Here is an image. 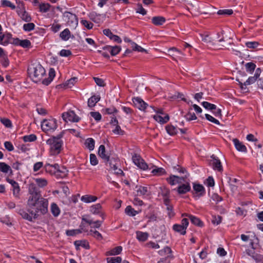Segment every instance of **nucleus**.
<instances>
[{
  "label": "nucleus",
  "mask_w": 263,
  "mask_h": 263,
  "mask_svg": "<svg viewBox=\"0 0 263 263\" xmlns=\"http://www.w3.org/2000/svg\"><path fill=\"white\" fill-rule=\"evenodd\" d=\"M28 194L27 212L20 210L19 214L24 219L31 221L40 214L44 215L47 213L48 200L42 196L40 190L34 183L29 185Z\"/></svg>",
  "instance_id": "f257e3e1"
},
{
  "label": "nucleus",
  "mask_w": 263,
  "mask_h": 263,
  "mask_svg": "<svg viewBox=\"0 0 263 263\" xmlns=\"http://www.w3.org/2000/svg\"><path fill=\"white\" fill-rule=\"evenodd\" d=\"M28 74L31 80L37 83L40 81L45 74V70L40 64H33L28 69Z\"/></svg>",
  "instance_id": "f03ea898"
},
{
  "label": "nucleus",
  "mask_w": 263,
  "mask_h": 263,
  "mask_svg": "<svg viewBox=\"0 0 263 263\" xmlns=\"http://www.w3.org/2000/svg\"><path fill=\"white\" fill-rule=\"evenodd\" d=\"M98 155L104 162H111L117 159V155L111 149H99Z\"/></svg>",
  "instance_id": "7ed1b4c3"
},
{
  "label": "nucleus",
  "mask_w": 263,
  "mask_h": 263,
  "mask_svg": "<svg viewBox=\"0 0 263 263\" xmlns=\"http://www.w3.org/2000/svg\"><path fill=\"white\" fill-rule=\"evenodd\" d=\"M57 122L54 119H45L41 124V127L45 132L53 131L57 128Z\"/></svg>",
  "instance_id": "20e7f679"
},
{
  "label": "nucleus",
  "mask_w": 263,
  "mask_h": 263,
  "mask_svg": "<svg viewBox=\"0 0 263 263\" xmlns=\"http://www.w3.org/2000/svg\"><path fill=\"white\" fill-rule=\"evenodd\" d=\"M46 143L51 148H61L63 146L61 136L51 137L47 140Z\"/></svg>",
  "instance_id": "39448f33"
},
{
  "label": "nucleus",
  "mask_w": 263,
  "mask_h": 263,
  "mask_svg": "<svg viewBox=\"0 0 263 263\" xmlns=\"http://www.w3.org/2000/svg\"><path fill=\"white\" fill-rule=\"evenodd\" d=\"M189 225V220L187 218H183L181 221V224H175L173 226V230L182 235L186 233V229Z\"/></svg>",
  "instance_id": "423d86ee"
},
{
  "label": "nucleus",
  "mask_w": 263,
  "mask_h": 263,
  "mask_svg": "<svg viewBox=\"0 0 263 263\" xmlns=\"http://www.w3.org/2000/svg\"><path fill=\"white\" fill-rule=\"evenodd\" d=\"M132 160L134 164L140 168L146 170L148 168V165L141 157L137 154H134L132 156Z\"/></svg>",
  "instance_id": "0eeeda50"
},
{
  "label": "nucleus",
  "mask_w": 263,
  "mask_h": 263,
  "mask_svg": "<svg viewBox=\"0 0 263 263\" xmlns=\"http://www.w3.org/2000/svg\"><path fill=\"white\" fill-rule=\"evenodd\" d=\"M189 176V174H185L184 177H178L175 175H171L168 178H167V182L172 185H175L176 184H180L183 182H185V179Z\"/></svg>",
  "instance_id": "6e6552de"
},
{
  "label": "nucleus",
  "mask_w": 263,
  "mask_h": 263,
  "mask_svg": "<svg viewBox=\"0 0 263 263\" xmlns=\"http://www.w3.org/2000/svg\"><path fill=\"white\" fill-rule=\"evenodd\" d=\"M62 118L66 122H78L80 120V118L77 116L73 111H69L63 113L62 114Z\"/></svg>",
  "instance_id": "1a4fd4ad"
},
{
  "label": "nucleus",
  "mask_w": 263,
  "mask_h": 263,
  "mask_svg": "<svg viewBox=\"0 0 263 263\" xmlns=\"http://www.w3.org/2000/svg\"><path fill=\"white\" fill-rule=\"evenodd\" d=\"M191 190L190 183L185 180V182H183L179 184L177 189H175L174 190L176 191L179 194H185L190 192Z\"/></svg>",
  "instance_id": "9d476101"
},
{
  "label": "nucleus",
  "mask_w": 263,
  "mask_h": 263,
  "mask_svg": "<svg viewBox=\"0 0 263 263\" xmlns=\"http://www.w3.org/2000/svg\"><path fill=\"white\" fill-rule=\"evenodd\" d=\"M63 16L67 19V23L69 26H74L78 24V19L75 14L69 12H65L63 14Z\"/></svg>",
  "instance_id": "9b49d317"
},
{
  "label": "nucleus",
  "mask_w": 263,
  "mask_h": 263,
  "mask_svg": "<svg viewBox=\"0 0 263 263\" xmlns=\"http://www.w3.org/2000/svg\"><path fill=\"white\" fill-rule=\"evenodd\" d=\"M85 222L88 223L89 225H91L92 224V220L89 218V216L88 215L83 216L82 218V222L79 226V229L80 230H82V232H87L88 233L89 231L86 227Z\"/></svg>",
  "instance_id": "f8f14e48"
},
{
  "label": "nucleus",
  "mask_w": 263,
  "mask_h": 263,
  "mask_svg": "<svg viewBox=\"0 0 263 263\" xmlns=\"http://www.w3.org/2000/svg\"><path fill=\"white\" fill-rule=\"evenodd\" d=\"M193 188V191L196 194V196L198 198L203 196L205 194V190L204 186L200 184L194 183Z\"/></svg>",
  "instance_id": "ddd939ff"
},
{
  "label": "nucleus",
  "mask_w": 263,
  "mask_h": 263,
  "mask_svg": "<svg viewBox=\"0 0 263 263\" xmlns=\"http://www.w3.org/2000/svg\"><path fill=\"white\" fill-rule=\"evenodd\" d=\"M261 72V70L260 68H257L255 70V72L254 76L249 77L247 79V80L244 82L243 85L245 86L249 85H250V84H253L254 83H255L257 81V80L259 78V77L260 76Z\"/></svg>",
  "instance_id": "4468645a"
},
{
  "label": "nucleus",
  "mask_w": 263,
  "mask_h": 263,
  "mask_svg": "<svg viewBox=\"0 0 263 263\" xmlns=\"http://www.w3.org/2000/svg\"><path fill=\"white\" fill-rule=\"evenodd\" d=\"M7 181L11 184L13 187V194L14 196L17 198H19L20 189L18 184L14 180L9 178L7 179Z\"/></svg>",
  "instance_id": "2eb2a0df"
},
{
  "label": "nucleus",
  "mask_w": 263,
  "mask_h": 263,
  "mask_svg": "<svg viewBox=\"0 0 263 263\" xmlns=\"http://www.w3.org/2000/svg\"><path fill=\"white\" fill-rule=\"evenodd\" d=\"M134 105L141 110H144L147 104L141 98L137 97L133 100Z\"/></svg>",
  "instance_id": "dca6fc26"
},
{
  "label": "nucleus",
  "mask_w": 263,
  "mask_h": 263,
  "mask_svg": "<svg viewBox=\"0 0 263 263\" xmlns=\"http://www.w3.org/2000/svg\"><path fill=\"white\" fill-rule=\"evenodd\" d=\"M211 158L213 159L212 166L213 169L219 172H221L222 171V166L218 157L215 155H212Z\"/></svg>",
  "instance_id": "f3484780"
},
{
  "label": "nucleus",
  "mask_w": 263,
  "mask_h": 263,
  "mask_svg": "<svg viewBox=\"0 0 263 263\" xmlns=\"http://www.w3.org/2000/svg\"><path fill=\"white\" fill-rule=\"evenodd\" d=\"M110 124L115 126L112 132L115 135H122L124 134V131L122 130L120 126L118 125V121L116 118H112L110 121Z\"/></svg>",
  "instance_id": "a211bd4d"
},
{
  "label": "nucleus",
  "mask_w": 263,
  "mask_h": 263,
  "mask_svg": "<svg viewBox=\"0 0 263 263\" xmlns=\"http://www.w3.org/2000/svg\"><path fill=\"white\" fill-rule=\"evenodd\" d=\"M45 171L51 175H56L57 169L59 168V164L55 163L51 164L49 163H46L44 166Z\"/></svg>",
  "instance_id": "6ab92c4d"
},
{
  "label": "nucleus",
  "mask_w": 263,
  "mask_h": 263,
  "mask_svg": "<svg viewBox=\"0 0 263 263\" xmlns=\"http://www.w3.org/2000/svg\"><path fill=\"white\" fill-rule=\"evenodd\" d=\"M101 208V205L100 203H98L91 206L90 208V211L93 214H100V216L102 218V219L103 220L104 219V214L103 213H100V210Z\"/></svg>",
  "instance_id": "aec40b11"
},
{
  "label": "nucleus",
  "mask_w": 263,
  "mask_h": 263,
  "mask_svg": "<svg viewBox=\"0 0 263 263\" xmlns=\"http://www.w3.org/2000/svg\"><path fill=\"white\" fill-rule=\"evenodd\" d=\"M68 170L64 166H60L59 165V168L57 169L56 176L60 178H64L67 176L68 174Z\"/></svg>",
  "instance_id": "412c9836"
},
{
  "label": "nucleus",
  "mask_w": 263,
  "mask_h": 263,
  "mask_svg": "<svg viewBox=\"0 0 263 263\" xmlns=\"http://www.w3.org/2000/svg\"><path fill=\"white\" fill-rule=\"evenodd\" d=\"M153 118L160 123L164 124L168 121L169 116L168 115H165L164 117H162L161 115L156 114L153 116Z\"/></svg>",
  "instance_id": "4be33fe9"
},
{
  "label": "nucleus",
  "mask_w": 263,
  "mask_h": 263,
  "mask_svg": "<svg viewBox=\"0 0 263 263\" xmlns=\"http://www.w3.org/2000/svg\"><path fill=\"white\" fill-rule=\"evenodd\" d=\"M48 75V79H45L42 81V83L44 85H48L55 77V71L53 68H50Z\"/></svg>",
  "instance_id": "5701e85b"
},
{
  "label": "nucleus",
  "mask_w": 263,
  "mask_h": 263,
  "mask_svg": "<svg viewBox=\"0 0 263 263\" xmlns=\"http://www.w3.org/2000/svg\"><path fill=\"white\" fill-rule=\"evenodd\" d=\"M81 200L85 203H90L96 201L97 200V197L95 196L85 195L81 197Z\"/></svg>",
  "instance_id": "b1692460"
},
{
  "label": "nucleus",
  "mask_w": 263,
  "mask_h": 263,
  "mask_svg": "<svg viewBox=\"0 0 263 263\" xmlns=\"http://www.w3.org/2000/svg\"><path fill=\"white\" fill-rule=\"evenodd\" d=\"M100 100V97L99 96H93L90 97L87 102L88 107H94L96 104L99 102Z\"/></svg>",
  "instance_id": "393cba45"
},
{
  "label": "nucleus",
  "mask_w": 263,
  "mask_h": 263,
  "mask_svg": "<svg viewBox=\"0 0 263 263\" xmlns=\"http://www.w3.org/2000/svg\"><path fill=\"white\" fill-rule=\"evenodd\" d=\"M74 245L76 246V249L79 250V247L80 246L83 247L85 249L89 248V244L85 240H76L74 242Z\"/></svg>",
  "instance_id": "a878e982"
},
{
  "label": "nucleus",
  "mask_w": 263,
  "mask_h": 263,
  "mask_svg": "<svg viewBox=\"0 0 263 263\" xmlns=\"http://www.w3.org/2000/svg\"><path fill=\"white\" fill-rule=\"evenodd\" d=\"M104 49H108L111 54L113 56L117 55L121 50V47L120 46H115L114 47L110 46H106L104 48Z\"/></svg>",
  "instance_id": "bb28decb"
},
{
  "label": "nucleus",
  "mask_w": 263,
  "mask_h": 263,
  "mask_svg": "<svg viewBox=\"0 0 263 263\" xmlns=\"http://www.w3.org/2000/svg\"><path fill=\"white\" fill-rule=\"evenodd\" d=\"M165 21V18L162 16H155L152 19V23L157 26L162 25Z\"/></svg>",
  "instance_id": "cd10ccee"
},
{
  "label": "nucleus",
  "mask_w": 263,
  "mask_h": 263,
  "mask_svg": "<svg viewBox=\"0 0 263 263\" xmlns=\"http://www.w3.org/2000/svg\"><path fill=\"white\" fill-rule=\"evenodd\" d=\"M60 209L58 205L55 203H52L51 204V212L55 216H58L60 214Z\"/></svg>",
  "instance_id": "c85d7f7f"
},
{
  "label": "nucleus",
  "mask_w": 263,
  "mask_h": 263,
  "mask_svg": "<svg viewBox=\"0 0 263 263\" xmlns=\"http://www.w3.org/2000/svg\"><path fill=\"white\" fill-rule=\"evenodd\" d=\"M185 216L189 217L191 222L192 223H193L194 224L198 226H202V222L200 221V220L198 218H197L195 216H194L193 215H188V214H185Z\"/></svg>",
  "instance_id": "c756f323"
},
{
  "label": "nucleus",
  "mask_w": 263,
  "mask_h": 263,
  "mask_svg": "<svg viewBox=\"0 0 263 263\" xmlns=\"http://www.w3.org/2000/svg\"><path fill=\"white\" fill-rule=\"evenodd\" d=\"M136 236L139 241H144L147 239L148 234L146 232L137 231L136 232Z\"/></svg>",
  "instance_id": "7c9ffc66"
},
{
  "label": "nucleus",
  "mask_w": 263,
  "mask_h": 263,
  "mask_svg": "<svg viewBox=\"0 0 263 263\" xmlns=\"http://www.w3.org/2000/svg\"><path fill=\"white\" fill-rule=\"evenodd\" d=\"M200 35L202 37V40L204 42L212 44H214L213 41L215 40V39H213L212 37H210L208 33L200 34Z\"/></svg>",
  "instance_id": "2f4dec72"
},
{
  "label": "nucleus",
  "mask_w": 263,
  "mask_h": 263,
  "mask_svg": "<svg viewBox=\"0 0 263 263\" xmlns=\"http://www.w3.org/2000/svg\"><path fill=\"white\" fill-rule=\"evenodd\" d=\"M122 250V248L121 246H118L112 249L107 252V255H116L120 254Z\"/></svg>",
  "instance_id": "473e14b6"
},
{
  "label": "nucleus",
  "mask_w": 263,
  "mask_h": 263,
  "mask_svg": "<svg viewBox=\"0 0 263 263\" xmlns=\"http://www.w3.org/2000/svg\"><path fill=\"white\" fill-rule=\"evenodd\" d=\"M60 36L62 40L67 41L69 39L70 36V31L68 29H65L61 32Z\"/></svg>",
  "instance_id": "72a5a7b5"
},
{
  "label": "nucleus",
  "mask_w": 263,
  "mask_h": 263,
  "mask_svg": "<svg viewBox=\"0 0 263 263\" xmlns=\"http://www.w3.org/2000/svg\"><path fill=\"white\" fill-rule=\"evenodd\" d=\"M125 212L127 215L130 216H134L137 214H138V212L137 211H135L130 205H128L126 208L125 210Z\"/></svg>",
  "instance_id": "f704fd0d"
},
{
  "label": "nucleus",
  "mask_w": 263,
  "mask_h": 263,
  "mask_svg": "<svg viewBox=\"0 0 263 263\" xmlns=\"http://www.w3.org/2000/svg\"><path fill=\"white\" fill-rule=\"evenodd\" d=\"M87 234L88 235H91L99 240L102 239V235L97 230H90Z\"/></svg>",
  "instance_id": "c9c22d12"
},
{
  "label": "nucleus",
  "mask_w": 263,
  "mask_h": 263,
  "mask_svg": "<svg viewBox=\"0 0 263 263\" xmlns=\"http://www.w3.org/2000/svg\"><path fill=\"white\" fill-rule=\"evenodd\" d=\"M78 78L76 77H73L71 78L70 79L67 80L65 83L64 86H66L67 88H71L74 84L77 82Z\"/></svg>",
  "instance_id": "e433bc0d"
},
{
  "label": "nucleus",
  "mask_w": 263,
  "mask_h": 263,
  "mask_svg": "<svg viewBox=\"0 0 263 263\" xmlns=\"http://www.w3.org/2000/svg\"><path fill=\"white\" fill-rule=\"evenodd\" d=\"M246 71L249 73H252L256 68V65L252 62H249L245 64Z\"/></svg>",
  "instance_id": "4c0bfd02"
},
{
  "label": "nucleus",
  "mask_w": 263,
  "mask_h": 263,
  "mask_svg": "<svg viewBox=\"0 0 263 263\" xmlns=\"http://www.w3.org/2000/svg\"><path fill=\"white\" fill-rule=\"evenodd\" d=\"M166 130L167 133L170 135H174L177 133V128L173 125H167L166 126Z\"/></svg>",
  "instance_id": "58836bf2"
},
{
  "label": "nucleus",
  "mask_w": 263,
  "mask_h": 263,
  "mask_svg": "<svg viewBox=\"0 0 263 263\" xmlns=\"http://www.w3.org/2000/svg\"><path fill=\"white\" fill-rule=\"evenodd\" d=\"M9 171H11L10 166L4 162H0V171L4 173H7Z\"/></svg>",
  "instance_id": "ea45409f"
},
{
  "label": "nucleus",
  "mask_w": 263,
  "mask_h": 263,
  "mask_svg": "<svg viewBox=\"0 0 263 263\" xmlns=\"http://www.w3.org/2000/svg\"><path fill=\"white\" fill-rule=\"evenodd\" d=\"M202 105L206 109L213 110L216 109V106L213 104L204 101L202 103Z\"/></svg>",
  "instance_id": "a19ab883"
},
{
  "label": "nucleus",
  "mask_w": 263,
  "mask_h": 263,
  "mask_svg": "<svg viewBox=\"0 0 263 263\" xmlns=\"http://www.w3.org/2000/svg\"><path fill=\"white\" fill-rule=\"evenodd\" d=\"M161 194L164 197V200L165 203L168 201V196L170 194V191L165 187H161Z\"/></svg>",
  "instance_id": "79ce46f5"
},
{
  "label": "nucleus",
  "mask_w": 263,
  "mask_h": 263,
  "mask_svg": "<svg viewBox=\"0 0 263 263\" xmlns=\"http://www.w3.org/2000/svg\"><path fill=\"white\" fill-rule=\"evenodd\" d=\"M95 140L91 138H87L85 142L84 145L87 148H93L95 146Z\"/></svg>",
  "instance_id": "37998d69"
},
{
  "label": "nucleus",
  "mask_w": 263,
  "mask_h": 263,
  "mask_svg": "<svg viewBox=\"0 0 263 263\" xmlns=\"http://www.w3.org/2000/svg\"><path fill=\"white\" fill-rule=\"evenodd\" d=\"M132 48H133V50L134 51L147 52V50L146 49L139 46L135 42H132Z\"/></svg>",
  "instance_id": "c03bdc74"
},
{
  "label": "nucleus",
  "mask_w": 263,
  "mask_h": 263,
  "mask_svg": "<svg viewBox=\"0 0 263 263\" xmlns=\"http://www.w3.org/2000/svg\"><path fill=\"white\" fill-rule=\"evenodd\" d=\"M228 182L231 187V190L234 192L237 190V186L235 185L234 183H236L237 180L236 178L232 179L231 178L228 177Z\"/></svg>",
  "instance_id": "a18cd8bd"
},
{
  "label": "nucleus",
  "mask_w": 263,
  "mask_h": 263,
  "mask_svg": "<svg viewBox=\"0 0 263 263\" xmlns=\"http://www.w3.org/2000/svg\"><path fill=\"white\" fill-rule=\"evenodd\" d=\"M35 182L37 185L41 187H44L47 184V181L44 178H36Z\"/></svg>",
  "instance_id": "49530a36"
},
{
  "label": "nucleus",
  "mask_w": 263,
  "mask_h": 263,
  "mask_svg": "<svg viewBox=\"0 0 263 263\" xmlns=\"http://www.w3.org/2000/svg\"><path fill=\"white\" fill-rule=\"evenodd\" d=\"M148 192L147 187L145 186H140L137 190L138 195H145Z\"/></svg>",
  "instance_id": "de8ad7c7"
},
{
  "label": "nucleus",
  "mask_w": 263,
  "mask_h": 263,
  "mask_svg": "<svg viewBox=\"0 0 263 263\" xmlns=\"http://www.w3.org/2000/svg\"><path fill=\"white\" fill-rule=\"evenodd\" d=\"M50 5L48 3H42L40 4L39 8L41 12H46L50 8Z\"/></svg>",
  "instance_id": "09e8293b"
},
{
  "label": "nucleus",
  "mask_w": 263,
  "mask_h": 263,
  "mask_svg": "<svg viewBox=\"0 0 263 263\" xmlns=\"http://www.w3.org/2000/svg\"><path fill=\"white\" fill-rule=\"evenodd\" d=\"M35 25L32 23L25 24L23 25V29L26 31H30L34 29Z\"/></svg>",
  "instance_id": "8fccbe9b"
},
{
  "label": "nucleus",
  "mask_w": 263,
  "mask_h": 263,
  "mask_svg": "<svg viewBox=\"0 0 263 263\" xmlns=\"http://www.w3.org/2000/svg\"><path fill=\"white\" fill-rule=\"evenodd\" d=\"M245 45L248 48L255 49L258 46L259 43L258 42L255 41L247 42L245 43Z\"/></svg>",
  "instance_id": "3c124183"
},
{
  "label": "nucleus",
  "mask_w": 263,
  "mask_h": 263,
  "mask_svg": "<svg viewBox=\"0 0 263 263\" xmlns=\"http://www.w3.org/2000/svg\"><path fill=\"white\" fill-rule=\"evenodd\" d=\"M152 173L155 175H161L165 173L164 169L162 167H159L154 169Z\"/></svg>",
  "instance_id": "603ef678"
},
{
  "label": "nucleus",
  "mask_w": 263,
  "mask_h": 263,
  "mask_svg": "<svg viewBox=\"0 0 263 263\" xmlns=\"http://www.w3.org/2000/svg\"><path fill=\"white\" fill-rule=\"evenodd\" d=\"M82 233V230H80L79 229L76 230H69L66 231V234L68 236H74L77 234Z\"/></svg>",
  "instance_id": "864d4df0"
},
{
  "label": "nucleus",
  "mask_w": 263,
  "mask_h": 263,
  "mask_svg": "<svg viewBox=\"0 0 263 263\" xmlns=\"http://www.w3.org/2000/svg\"><path fill=\"white\" fill-rule=\"evenodd\" d=\"M122 259L120 257H108L107 258V263H121Z\"/></svg>",
  "instance_id": "5fc2aeb1"
},
{
  "label": "nucleus",
  "mask_w": 263,
  "mask_h": 263,
  "mask_svg": "<svg viewBox=\"0 0 263 263\" xmlns=\"http://www.w3.org/2000/svg\"><path fill=\"white\" fill-rule=\"evenodd\" d=\"M172 252L171 248L168 247H165L163 249L160 250L158 253L161 256L165 255V254H170Z\"/></svg>",
  "instance_id": "6e6d98bb"
},
{
  "label": "nucleus",
  "mask_w": 263,
  "mask_h": 263,
  "mask_svg": "<svg viewBox=\"0 0 263 263\" xmlns=\"http://www.w3.org/2000/svg\"><path fill=\"white\" fill-rule=\"evenodd\" d=\"M98 160L96 156L93 154L90 155V163L92 165H96L98 164Z\"/></svg>",
  "instance_id": "4d7b16f0"
},
{
  "label": "nucleus",
  "mask_w": 263,
  "mask_h": 263,
  "mask_svg": "<svg viewBox=\"0 0 263 263\" xmlns=\"http://www.w3.org/2000/svg\"><path fill=\"white\" fill-rule=\"evenodd\" d=\"M21 17L23 21L26 22H29L31 20V16L29 15V14L27 12H26L25 11L23 12Z\"/></svg>",
  "instance_id": "13d9d810"
},
{
  "label": "nucleus",
  "mask_w": 263,
  "mask_h": 263,
  "mask_svg": "<svg viewBox=\"0 0 263 263\" xmlns=\"http://www.w3.org/2000/svg\"><path fill=\"white\" fill-rule=\"evenodd\" d=\"M36 137L35 135L31 134L28 136H25L23 137L25 142H32L36 140Z\"/></svg>",
  "instance_id": "bf43d9fd"
},
{
  "label": "nucleus",
  "mask_w": 263,
  "mask_h": 263,
  "mask_svg": "<svg viewBox=\"0 0 263 263\" xmlns=\"http://www.w3.org/2000/svg\"><path fill=\"white\" fill-rule=\"evenodd\" d=\"M205 118L209 120V121L215 123L217 125H220V123L219 121L215 118H214L213 116L209 115V114H205Z\"/></svg>",
  "instance_id": "052dcab7"
},
{
  "label": "nucleus",
  "mask_w": 263,
  "mask_h": 263,
  "mask_svg": "<svg viewBox=\"0 0 263 263\" xmlns=\"http://www.w3.org/2000/svg\"><path fill=\"white\" fill-rule=\"evenodd\" d=\"M215 40H217L218 42L221 43V45L223 46V43L225 42L224 37L222 33H218Z\"/></svg>",
  "instance_id": "680f3d73"
},
{
  "label": "nucleus",
  "mask_w": 263,
  "mask_h": 263,
  "mask_svg": "<svg viewBox=\"0 0 263 263\" xmlns=\"http://www.w3.org/2000/svg\"><path fill=\"white\" fill-rule=\"evenodd\" d=\"M2 4L3 6L5 7H9L11 8L12 9H14L15 8V6L14 4L11 3L10 1L7 0H3L2 1Z\"/></svg>",
  "instance_id": "e2e57ef3"
},
{
  "label": "nucleus",
  "mask_w": 263,
  "mask_h": 263,
  "mask_svg": "<svg viewBox=\"0 0 263 263\" xmlns=\"http://www.w3.org/2000/svg\"><path fill=\"white\" fill-rule=\"evenodd\" d=\"M221 222V216H213V218H212V222L214 224L218 225L219 223H220Z\"/></svg>",
  "instance_id": "0e129e2a"
},
{
  "label": "nucleus",
  "mask_w": 263,
  "mask_h": 263,
  "mask_svg": "<svg viewBox=\"0 0 263 263\" xmlns=\"http://www.w3.org/2000/svg\"><path fill=\"white\" fill-rule=\"evenodd\" d=\"M136 12L144 15L146 14V11L142 7L141 4L137 5Z\"/></svg>",
  "instance_id": "69168bd1"
},
{
  "label": "nucleus",
  "mask_w": 263,
  "mask_h": 263,
  "mask_svg": "<svg viewBox=\"0 0 263 263\" xmlns=\"http://www.w3.org/2000/svg\"><path fill=\"white\" fill-rule=\"evenodd\" d=\"M91 117H92L96 121H99L101 119V115L99 112H90Z\"/></svg>",
  "instance_id": "338daca9"
},
{
  "label": "nucleus",
  "mask_w": 263,
  "mask_h": 263,
  "mask_svg": "<svg viewBox=\"0 0 263 263\" xmlns=\"http://www.w3.org/2000/svg\"><path fill=\"white\" fill-rule=\"evenodd\" d=\"M81 23L83 25H84L85 27H86L88 29H91L93 27V24L90 22L86 21V20H82Z\"/></svg>",
  "instance_id": "774afa93"
}]
</instances>
